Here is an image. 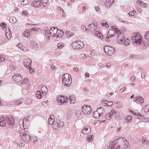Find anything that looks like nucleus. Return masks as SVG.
<instances>
[{
    "label": "nucleus",
    "mask_w": 149,
    "mask_h": 149,
    "mask_svg": "<svg viewBox=\"0 0 149 149\" xmlns=\"http://www.w3.org/2000/svg\"><path fill=\"white\" fill-rule=\"evenodd\" d=\"M22 100H23L22 99L21 100H20L19 101H16L15 103V104L16 105H18L22 104L23 102L22 101Z\"/></svg>",
    "instance_id": "46"
},
{
    "label": "nucleus",
    "mask_w": 149,
    "mask_h": 149,
    "mask_svg": "<svg viewBox=\"0 0 149 149\" xmlns=\"http://www.w3.org/2000/svg\"><path fill=\"white\" fill-rule=\"evenodd\" d=\"M104 49L106 53L110 56L113 54L115 50L113 47L110 46H104Z\"/></svg>",
    "instance_id": "6"
},
{
    "label": "nucleus",
    "mask_w": 149,
    "mask_h": 149,
    "mask_svg": "<svg viewBox=\"0 0 149 149\" xmlns=\"http://www.w3.org/2000/svg\"><path fill=\"white\" fill-rule=\"evenodd\" d=\"M128 14L130 16H132L134 15V13L132 11H130L129 12Z\"/></svg>",
    "instance_id": "64"
},
{
    "label": "nucleus",
    "mask_w": 149,
    "mask_h": 149,
    "mask_svg": "<svg viewBox=\"0 0 149 149\" xmlns=\"http://www.w3.org/2000/svg\"><path fill=\"white\" fill-rule=\"evenodd\" d=\"M81 111L84 114L87 115L91 113L92 109L89 106H85L82 107Z\"/></svg>",
    "instance_id": "7"
},
{
    "label": "nucleus",
    "mask_w": 149,
    "mask_h": 149,
    "mask_svg": "<svg viewBox=\"0 0 149 149\" xmlns=\"http://www.w3.org/2000/svg\"><path fill=\"white\" fill-rule=\"evenodd\" d=\"M36 97L38 99H40L42 98V95L40 91H38L36 92Z\"/></svg>",
    "instance_id": "34"
},
{
    "label": "nucleus",
    "mask_w": 149,
    "mask_h": 149,
    "mask_svg": "<svg viewBox=\"0 0 149 149\" xmlns=\"http://www.w3.org/2000/svg\"><path fill=\"white\" fill-rule=\"evenodd\" d=\"M27 79L26 78H25L24 79V80H23L22 82V84H24L27 81Z\"/></svg>",
    "instance_id": "61"
},
{
    "label": "nucleus",
    "mask_w": 149,
    "mask_h": 149,
    "mask_svg": "<svg viewBox=\"0 0 149 149\" xmlns=\"http://www.w3.org/2000/svg\"><path fill=\"white\" fill-rule=\"evenodd\" d=\"M5 56L3 55L0 56V62H2L5 61Z\"/></svg>",
    "instance_id": "52"
},
{
    "label": "nucleus",
    "mask_w": 149,
    "mask_h": 149,
    "mask_svg": "<svg viewBox=\"0 0 149 149\" xmlns=\"http://www.w3.org/2000/svg\"><path fill=\"white\" fill-rule=\"evenodd\" d=\"M64 45L61 43H59L58 44L57 46L58 48L60 49L62 48L64 46Z\"/></svg>",
    "instance_id": "51"
},
{
    "label": "nucleus",
    "mask_w": 149,
    "mask_h": 149,
    "mask_svg": "<svg viewBox=\"0 0 149 149\" xmlns=\"http://www.w3.org/2000/svg\"><path fill=\"white\" fill-rule=\"evenodd\" d=\"M97 111L99 113V114H100L101 116H102L104 115V109L102 107H100L99 108L97 109Z\"/></svg>",
    "instance_id": "25"
},
{
    "label": "nucleus",
    "mask_w": 149,
    "mask_h": 149,
    "mask_svg": "<svg viewBox=\"0 0 149 149\" xmlns=\"http://www.w3.org/2000/svg\"><path fill=\"white\" fill-rule=\"evenodd\" d=\"M9 68L12 70H14L15 69V67L13 65L11 64H10Z\"/></svg>",
    "instance_id": "57"
},
{
    "label": "nucleus",
    "mask_w": 149,
    "mask_h": 149,
    "mask_svg": "<svg viewBox=\"0 0 149 149\" xmlns=\"http://www.w3.org/2000/svg\"><path fill=\"white\" fill-rule=\"evenodd\" d=\"M136 8L137 12L139 13H141L142 12V8L138 6H136Z\"/></svg>",
    "instance_id": "38"
},
{
    "label": "nucleus",
    "mask_w": 149,
    "mask_h": 149,
    "mask_svg": "<svg viewBox=\"0 0 149 149\" xmlns=\"http://www.w3.org/2000/svg\"><path fill=\"white\" fill-rule=\"evenodd\" d=\"M145 37L146 39L149 41V31H147L145 36Z\"/></svg>",
    "instance_id": "40"
},
{
    "label": "nucleus",
    "mask_w": 149,
    "mask_h": 149,
    "mask_svg": "<svg viewBox=\"0 0 149 149\" xmlns=\"http://www.w3.org/2000/svg\"><path fill=\"white\" fill-rule=\"evenodd\" d=\"M102 102L103 105L105 106L110 107L112 106L113 104V102H109L105 99H103Z\"/></svg>",
    "instance_id": "16"
},
{
    "label": "nucleus",
    "mask_w": 149,
    "mask_h": 149,
    "mask_svg": "<svg viewBox=\"0 0 149 149\" xmlns=\"http://www.w3.org/2000/svg\"><path fill=\"white\" fill-rule=\"evenodd\" d=\"M22 141L20 142V144H19V146L21 147H24V143H26L29 144L31 140H22Z\"/></svg>",
    "instance_id": "28"
},
{
    "label": "nucleus",
    "mask_w": 149,
    "mask_h": 149,
    "mask_svg": "<svg viewBox=\"0 0 149 149\" xmlns=\"http://www.w3.org/2000/svg\"><path fill=\"white\" fill-rule=\"evenodd\" d=\"M38 30V28L35 27L30 29V31L31 32V33H36Z\"/></svg>",
    "instance_id": "35"
},
{
    "label": "nucleus",
    "mask_w": 149,
    "mask_h": 149,
    "mask_svg": "<svg viewBox=\"0 0 149 149\" xmlns=\"http://www.w3.org/2000/svg\"><path fill=\"white\" fill-rule=\"evenodd\" d=\"M125 40V38L124 35L122 33L118 35L117 37V41L119 44H123V42Z\"/></svg>",
    "instance_id": "11"
},
{
    "label": "nucleus",
    "mask_w": 149,
    "mask_h": 149,
    "mask_svg": "<svg viewBox=\"0 0 149 149\" xmlns=\"http://www.w3.org/2000/svg\"><path fill=\"white\" fill-rule=\"evenodd\" d=\"M29 139V140H35L36 139H37V137L33 135L30 136V139Z\"/></svg>",
    "instance_id": "58"
},
{
    "label": "nucleus",
    "mask_w": 149,
    "mask_h": 149,
    "mask_svg": "<svg viewBox=\"0 0 149 149\" xmlns=\"http://www.w3.org/2000/svg\"><path fill=\"white\" fill-rule=\"evenodd\" d=\"M19 132V135L20 136L22 140H29L30 139V136L28 134H27L28 131L26 130H24L22 129Z\"/></svg>",
    "instance_id": "4"
},
{
    "label": "nucleus",
    "mask_w": 149,
    "mask_h": 149,
    "mask_svg": "<svg viewBox=\"0 0 149 149\" xmlns=\"http://www.w3.org/2000/svg\"><path fill=\"white\" fill-rule=\"evenodd\" d=\"M69 99L70 100L72 101H74L76 100V98L75 97L74 95H71L70 96Z\"/></svg>",
    "instance_id": "44"
},
{
    "label": "nucleus",
    "mask_w": 149,
    "mask_h": 149,
    "mask_svg": "<svg viewBox=\"0 0 149 149\" xmlns=\"http://www.w3.org/2000/svg\"><path fill=\"white\" fill-rule=\"evenodd\" d=\"M72 47L74 49H81L84 47V45L82 41H77L72 43Z\"/></svg>",
    "instance_id": "3"
},
{
    "label": "nucleus",
    "mask_w": 149,
    "mask_h": 149,
    "mask_svg": "<svg viewBox=\"0 0 149 149\" xmlns=\"http://www.w3.org/2000/svg\"><path fill=\"white\" fill-rule=\"evenodd\" d=\"M126 89V88L125 87H123L120 90V93H122L124 92Z\"/></svg>",
    "instance_id": "60"
},
{
    "label": "nucleus",
    "mask_w": 149,
    "mask_h": 149,
    "mask_svg": "<svg viewBox=\"0 0 149 149\" xmlns=\"http://www.w3.org/2000/svg\"><path fill=\"white\" fill-rule=\"evenodd\" d=\"M58 103L59 105H61L64 103L63 101H61V99L58 100Z\"/></svg>",
    "instance_id": "63"
},
{
    "label": "nucleus",
    "mask_w": 149,
    "mask_h": 149,
    "mask_svg": "<svg viewBox=\"0 0 149 149\" xmlns=\"http://www.w3.org/2000/svg\"><path fill=\"white\" fill-rule=\"evenodd\" d=\"M114 1V0H107L105 2L104 5L109 8L113 3Z\"/></svg>",
    "instance_id": "21"
},
{
    "label": "nucleus",
    "mask_w": 149,
    "mask_h": 149,
    "mask_svg": "<svg viewBox=\"0 0 149 149\" xmlns=\"http://www.w3.org/2000/svg\"><path fill=\"white\" fill-rule=\"evenodd\" d=\"M132 113L135 114L136 116H137L138 118H142V119H144V117L143 116H142L139 113H135V112L133 111H130Z\"/></svg>",
    "instance_id": "27"
},
{
    "label": "nucleus",
    "mask_w": 149,
    "mask_h": 149,
    "mask_svg": "<svg viewBox=\"0 0 149 149\" xmlns=\"http://www.w3.org/2000/svg\"><path fill=\"white\" fill-rule=\"evenodd\" d=\"M19 74H15L12 77L13 79L15 81L19 82L21 81L22 79V77Z\"/></svg>",
    "instance_id": "9"
},
{
    "label": "nucleus",
    "mask_w": 149,
    "mask_h": 149,
    "mask_svg": "<svg viewBox=\"0 0 149 149\" xmlns=\"http://www.w3.org/2000/svg\"><path fill=\"white\" fill-rule=\"evenodd\" d=\"M94 139V136L93 135H88L87 137V140H91V139H92V140H93V139Z\"/></svg>",
    "instance_id": "54"
},
{
    "label": "nucleus",
    "mask_w": 149,
    "mask_h": 149,
    "mask_svg": "<svg viewBox=\"0 0 149 149\" xmlns=\"http://www.w3.org/2000/svg\"><path fill=\"white\" fill-rule=\"evenodd\" d=\"M114 114H115V116L116 117V119L118 118L119 116V112H115Z\"/></svg>",
    "instance_id": "56"
},
{
    "label": "nucleus",
    "mask_w": 149,
    "mask_h": 149,
    "mask_svg": "<svg viewBox=\"0 0 149 149\" xmlns=\"http://www.w3.org/2000/svg\"><path fill=\"white\" fill-rule=\"evenodd\" d=\"M136 79V77L135 76H132L130 79V81H133Z\"/></svg>",
    "instance_id": "59"
},
{
    "label": "nucleus",
    "mask_w": 149,
    "mask_h": 149,
    "mask_svg": "<svg viewBox=\"0 0 149 149\" xmlns=\"http://www.w3.org/2000/svg\"><path fill=\"white\" fill-rule=\"evenodd\" d=\"M95 35L98 38L100 39H102L103 38V36L101 32L96 31L95 33Z\"/></svg>",
    "instance_id": "29"
},
{
    "label": "nucleus",
    "mask_w": 149,
    "mask_h": 149,
    "mask_svg": "<svg viewBox=\"0 0 149 149\" xmlns=\"http://www.w3.org/2000/svg\"><path fill=\"white\" fill-rule=\"evenodd\" d=\"M0 26L3 29H4L6 26V24L4 23H2L0 24Z\"/></svg>",
    "instance_id": "53"
},
{
    "label": "nucleus",
    "mask_w": 149,
    "mask_h": 149,
    "mask_svg": "<svg viewBox=\"0 0 149 149\" xmlns=\"http://www.w3.org/2000/svg\"><path fill=\"white\" fill-rule=\"evenodd\" d=\"M145 111L146 112H149V104L145 106Z\"/></svg>",
    "instance_id": "45"
},
{
    "label": "nucleus",
    "mask_w": 149,
    "mask_h": 149,
    "mask_svg": "<svg viewBox=\"0 0 149 149\" xmlns=\"http://www.w3.org/2000/svg\"><path fill=\"white\" fill-rule=\"evenodd\" d=\"M64 123L62 121L57 120L55 122V125H56L58 127H61L64 126Z\"/></svg>",
    "instance_id": "22"
},
{
    "label": "nucleus",
    "mask_w": 149,
    "mask_h": 149,
    "mask_svg": "<svg viewBox=\"0 0 149 149\" xmlns=\"http://www.w3.org/2000/svg\"><path fill=\"white\" fill-rule=\"evenodd\" d=\"M91 131L90 126L88 125L84 126L82 130V132L84 134H88L90 133Z\"/></svg>",
    "instance_id": "12"
},
{
    "label": "nucleus",
    "mask_w": 149,
    "mask_h": 149,
    "mask_svg": "<svg viewBox=\"0 0 149 149\" xmlns=\"http://www.w3.org/2000/svg\"><path fill=\"white\" fill-rule=\"evenodd\" d=\"M40 1L41 0L39 1V0H35L32 2V5L36 8L40 7V5L39 3Z\"/></svg>",
    "instance_id": "20"
},
{
    "label": "nucleus",
    "mask_w": 149,
    "mask_h": 149,
    "mask_svg": "<svg viewBox=\"0 0 149 149\" xmlns=\"http://www.w3.org/2000/svg\"><path fill=\"white\" fill-rule=\"evenodd\" d=\"M54 115H51L48 119V123L49 124H53L54 122Z\"/></svg>",
    "instance_id": "26"
},
{
    "label": "nucleus",
    "mask_w": 149,
    "mask_h": 149,
    "mask_svg": "<svg viewBox=\"0 0 149 149\" xmlns=\"http://www.w3.org/2000/svg\"><path fill=\"white\" fill-rule=\"evenodd\" d=\"M24 35L26 37H30V33L28 30H26L23 33Z\"/></svg>",
    "instance_id": "30"
},
{
    "label": "nucleus",
    "mask_w": 149,
    "mask_h": 149,
    "mask_svg": "<svg viewBox=\"0 0 149 149\" xmlns=\"http://www.w3.org/2000/svg\"><path fill=\"white\" fill-rule=\"evenodd\" d=\"M31 43L33 44L32 46H33L34 49H37L38 48V46L37 44L35 42L33 41Z\"/></svg>",
    "instance_id": "42"
},
{
    "label": "nucleus",
    "mask_w": 149,
    "mask_h": 149,
    "mask_svg": "<svg viewBox=\"0 0 149 149\" xmlns=\"http://www.w3.org/2000/svg\"><path fill=\"white\" fill-rule=\"evenodd\" d=\"M81 29L83 30L84 31H88V29L84 25H82L81 26Z\"/></svg>",
    "instance_id": "41"
},
{
    "label": "nucleus",
    "mask_w": 149,
    "mask_h": 149,
    "mask_svg": "<svg viewBox=\"0 0 149 149\" xmlns=\"http://www.w3.org/2000/svg\"><path fill=\"white\" fill-rule=\"evenodd\" d=\"M136 4L138 5L137 6L140 7H142V8H147L148 7V5L145 3L141 0L137 1H136Z\"/></svg>",
    "instance_id": "14"
},
{
    "label": "nucleus",
    "mask_w": 149,
    "mask_h": 149,
    "mask_svg": "<svg viewBox=\"0 0 149 149\" xmlns=\"http://www.w3.org/2000/svg\"><path fill=\"white\" fill-rule=\"evenodd\" d=\"M41 91L43 95H46L48 91L47 88L45 86L42 87Z\"/></svg>",
    "instance_id": "24"
},
{
    "label": "nucleus",
    "mask_w": 149,
    "mask_h": 149,
    "mask_svg": "<svg viewBox=\"0 0 149 149\" xmlns=\"http://www.w3.org/2000/svg\"><path fill=\"white\" fill-rule=\"evenodd\" d=\"M133 100L134 101L136 102H140L141 103H143L144 102L143 98L140 96H138L134 97Z\"/></svg>",
    "instance_id": "17"
},
{
    "label": "nucleus",
    "mask_w": 149,
    "mask_h": 149,
    "mask_svg": "<svg viewBox=\"0 0 149 149\" xmlns=\"http://www.w3.org/2000/svg\"><path fill=\"white\" fill-rule=\"evenodd\" d=\"M67 118L69 119L71 117V113L70 111H68L67 113Z\"/></svg>",
    "instance_id": "47"
},
{
    "label": "nucleus",
    "mask_w": 149,
    "mask_h": 149,
    "mask_svg": "<svg viewBox=\"0 0 149 149\" xmlns=\"http://www.w3.org/2000/svg\"><path fill=\"white\" fill-rule=\"evenodd\" d=\"M92 55H93V56H96L97 54L95 50H92L91 53Z\"/></svg>",
    "instance_id": "55"
},
{
    "label": "nucleus",
    "mask_w": 149,
    "mask_h": 149,
    "mask_svg": "<svg viewBox=\"0 0 149 149\" xmlns=\"http://www.w3.org/2000/svg\"><path fill=\"white\" fill-rule=\"evenodd\" d=\"M93 115L94 117H95L97 119L99 118L101 116H101L100 114H99V113L97 111L95 112H94Z\"/></svg>",
    "instance_id": "31"
},
{
    "label": "nucleus",
    "mask_w": 149,
    "mask_h": 149,
    "mask_svg": "<svg viewBox=\"0 0 149 149\" xmlns=\"http://www.w3.org/2000/svg\"><path fill=\"white\" fill-rule=\"evenodd\" d=\"M114 31L115 33H116L117 34H118V35L120 34V33H121L120 31L117 28H116V29H115Z\"/></svg>",
    "instance_id": "49"
},
{
    "label": "nucleus",
    "mask_w": 149,
    "mask_h": 149,
    "mask_svg": "<svg viewBox=\"0 0 149 149\" xmlns=\"http://www.w3.org/2000/svg\"><path fill=\"white\" fill-rule=\"evenodd\" d=\"M132 119V117L130 115H128L126 118V121H127V123H128L130 122Z\"/></svg>",
    "instance_id": "37"
},
{
    "label": "nucleus",
    "mask_w": 149,
    "mask_h": 149,
    "mask_svg": "<svg viewBox=\"0 0 149 149\" xmlns=\"http://www.w3.org/2000/svg\"><path fill=\"white\" fill-rule=\"evenodd\" d=\"M75 112L77 117L79 118L81 116V114L80 111L79 110H76Z\"/></svg>",
    "instance_id": "36"
},
{
    "label": "nucleus",
    "mask_w": 149,
    "mask_h": 149,
    "mask_svg": "<svg viewBox=\"0 0 149 149\" xmlns=\"http://www.w3.org/2000/svg\"><path fill=\"white\" fill-rule=\"evenodd\" d=\"M125 139L123 137L118 136L115 140H124Z\"/></svg>",
    "instance_id": "62"
},
{
    "label": "nucleus",
    "mask_w": 149,
    "mask_h": 149,
    "mask_svg": "<svg viewBox=\"0 0 149 149\" xmlns=\"http://www.w3.org/2000/svg\"><path fill=\"white\" fill-rule=\"evenodd\" d=\"M97 25H96V24H93L89 25H88V28L89 29H89L91 31L93 29H94V30H95V28L94 27H95Z\"/></svg>",
    "instance_id": "32"
},
{
    "label": "nucleus",
    "mask_w": 149,
    "mask_h": 149,
    "mask_svg": "<svg viewBox=\"0 0 149 149\" xmlns=\"http://www.w3.org/2000/svg\"><path fill=\"white\" fill-rule=\"evenodd\" d=\"M123 44L124 45L127 46L129 45L130 43L129 42V39H127L126 40H125V41L123 42Z\"/></svg>",
    "instance_id": "43"
},
{
    "label": "nucleus",
    "mask_w": 149,
    "mask_h": 149,
    "mask_svg": "<svg viewBox=\"0 0 149 149\" xmlns=\"http://www.w3.org/2000/svg\"><path fill=\"white\" fill-rule=\"evenodd\" d=\"M108 34H110L112 35H115L114 31L113 29H109L108 32Z\"/></svg>",
    "instance_id": "39"
},
{
    "label": "nucleus",
    "mask_w": 149,
    "mask_h": 149,
    "mask_svg": "<svg viewBox=\"0 0 149 149\" xmlns=\"http://www.w3.org/2000/svg\"><path fill=\"white\" fill-rule=\"evenodd\" d=\"M115 36V35H112L111 34H108V33H107L106 39L107 40V39H108L114 36Z\"/></svg>",
    "instance_id": "50"
},
{
    "label": "nucleus",
    "mask_w": 149,
    "mask_h": 149,
    "mask_svg": "<svg viewBox=\"0 0 149 149\" xmlns=\"http://www.w3.org/2000/svg\"><path fill=\"white\" fill-rule=\"evenodd\" d=\"M6 119L7 123L8 125H12L14 124L15 120L14 117L10 116L6 117Z\"/></svg>",
    "instance_id": "8"
},
{
    "label": "nucleus",
    "mask_w": 149,
    "mask_h": 149,
    "mask_svg": "<svg viewBox=\"0 0 149 149\" xmlns=\"http://www.w3.org/2000/svg\"><path fill=\"white\" fill-rule=\"evenodd\" d=\"M57 28L52 27L49 30V34L53 37H56V34L57 31Z\"/></svg>",
    "instance_id": "13"
},
{
    "label": "nucleus",
    "mask_w": 149,
    "mask_h": 149,
    "mask_svg": "<svg viewBox=\"0 0 149 149\" xmlns=\"http://www.w3.org/2000/svg\"><path fill=\"white\" fill-rule=\"evenodd\" d=\"M62 81L65 86L69 87L72 82L71 76L68 74H63L62 76Z\"/></svg>",
    "instance_id": "1"
},
{
    "label": "nucleus",
    "mask_w": 149,
    "mask_h": 149,
    "mask_svg": "<svg viewBox=\"0 0 149 149\" xmlns=\"http://www.w3.org/2000/svg\"><path fill=\"white\" fill-rule=\"evenodd\" d=\"M57 31L56 34V37H61L63 35V30L58 29H57Z\"/></svg>",
    "instance_id": "23"
},
{
    "label": "nucleus",
    "mask_w": 149,
    "mask_h": 149,
    "mask_svg": "<svg viewBox=\"0 0 149 149\" xmlns=\"http://www.w3.org/2000/svg\"><path fill=\"white\" fill-rule=\"evenodd\" d=\"M29 123L28 121H26V119H24V120L20 119L19 121V125L20 127L23 126L24 129L26 128V124H28Z\"/></svg>",
    "instance_id": "10"
},
{
    "label": "nucleus",
    "mask_w": 149,
    "mask_h": 149,
    "mask_svg": "<svg viewBox=\"0 0 149 149\" xmlns=\"http://www.w3.org/2000/svg\"><path fill=\"white\" fill-rule=\"evenodd\" d=\"M32 63V61L30 58H25L24 60L23 64L27 68H29L30 71L32 72H33V69L31 67Z\"/></svg>",
    "instance_id": "5"
},
{
    "label": "nucleus",
    "mask_w": 149,
    "mask_h": 149,
    "mask_svg": "<svg viewBox=\"0 0 149 149\" xmlns=\"http://www.w3.org/2000/svg\"><path fill=\"white\" fill-rule=\"evenodd\" d=\"M131 37L134 43L139 45L142 42L141 37L139 33H132Z\"/></svg>",
    "instance_id": "2"
},
{
    "label": "nucleus",
    "mask_w": 149,
    "mask_h": 149,
    "mask_svg": "<svg viewBox=\"0 0 149 149\" xmlns=\"http://www.w3.org/2000/svg\"><path fill=\"white\" fill-rule=\"evenodd\" d=\"M9 21L11 23H15L16 22L17 19L15 17L12 16L10 17Z\"/></svg>",
    "instance_id": "33"
},
{
    "label": "nucleus",
    "mask_w": 149,
    "mask_h": 149,
    "mask_svg": "<svg viewBox=\"0 0 149 149\" xmlns=\"http://www.w3.org/2000/svg\"><path fill=\"white\" fill-rule=\"evenodd\" d=\"M6 35L8 39H11L12 37V34L9 29L8 28H7L6 29Z\"/></svg>",
    "instance_id": "18"
},
{
    "label": "nucleus",
    "mask_w": 149,
    "mask_h": 149,
    "mask_svg": "<svg viewBox=\"0 0 149 149\" xmlns=\"http://www.w3.org/2000/svg\"><path fill=\"white\" fill-rule=\"evenodd\" d=\"M6 118L4 117H2L0 119V126L1 127H4L6 125Z\"/></svg>",
    "instance_id": "19"
},
{
    "label": "nucleus",
    "mask_w": 149,
    "mask_h": 149,
    "mask_svg": "<svg viewBox=\"0 0 149 149\" xmlns=\"http://www.w3.org/2000/svg\"><path fill=\"white\" fill-rule=\"evenodd\" d=\"M22 49L24 52H27L29 51L28 48L25 47H23Z\"/></svg>",
    "instance_id": "48"
},
{
    "label": "nucleus",
    "mask_w": 149,
    "mask_h": 149,
    "mask_svg": "<svg viewBox=\"0 0 149 149\" xmlns=\"http://www.w3.org/2000/svg\"><path fill=\"white\" fill-rule=\"evenodd\" d=\"M115 113L114 110H112L109 113H107L105 116V118L107 120H110L112 117L114 113Z\"/></svg>",
    "instance_id": "15"
}]
</instances>
